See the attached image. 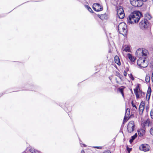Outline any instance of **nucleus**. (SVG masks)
Returning a JSON list of instances; mask_svg holds the SVG:
<instances>
[{"label": "nucleus", "instance_id": "nucleus-1", "mask_svg": "<svg viewBox=\"0 0 153 153\" xmlns=\"http://www.w3.org/2000/svg\"><path fill=\"white\" fill-rule=\"evenodd\" d=\"M143 16V14L141 12L138 10L134 11L128 16V22L129 23L132 24L133 23V22L132 20L133 19L135 23H137L139 22L140 18Z\"/></svg>", "mask_w": 153, "mask_h": 153}, {"label": "nucleus", "instance_id": "nucleus-2", "mask_svg": "<svg viewBox=\"0 0 153 153\" xmlns=\"http://www.w3.org/2000/svg\"><path fill=\"white\" fill-rule=\"evenodd\" d=\"M148 20L147 19H144L140 22L139 26L141 29L143 30L148 28L150 26V24L148 22Z\"/></svg>", "mask_w": 153, "mask_h": 153}, {"label": "nucleus", "instance_id": "nucleus-3", "mask_svg": "<svg viewBox=\"0 0 153 153\" xmlns=\"http://www.w3.org/2000/svg\"><path fill=\"white\" fill-rule=\"evenodd\" d=\"M131 4L135 7H141L143 3L140 0H130Z\"/></svg>", "mask_w": 153, "mask_h": 153}, {"label": "nucleus", "instance_id": "nucleus-4", "mask_svg": "<svg viewBox=\"0 0 153 153\" xmlns=\"http://www.w3.org/2000/svg\"><path fill=\"white\" fill-rule=\"evenodd\" d=\"M135 125L134 122L131 121L129 122L127 126V130L129 133H131L134 130Z\"/></svg>", "mask_w": 153, "mask_h": 153}, {"label": "nucleus", "instance_id": "nucleus-5", "mask_svg": "<svg viewBox=\"0 0 153 153\" xmlns=\"http://www.w3.org/2000/svg\"><path fill=\"white\" fill-rule=\"evenodd\" d=\"M150 149V146L148 144H142L139 147V149L140 150L146 152L149 151Z\"/></svg>", "mask_w": 153, "mask_h": 153}, {"label": "nucleus", "instance_id": "nucleus-6", "mask_svg": "<svg viewBox=\"0 0 153 153\" xmlns=\"http://www.w3.org/2000/svg\"><path fill=\"white\" fill-rule=\"evenodd\" d=\"M146 59V57H140L137 61V65L140 67H141V64L145 62V59Z\"/></svg>", "mask_w": 153, "mask_h": 153}, {"label": "nucleus", "instance_id": "nucleus-7", "mask_svg": "<svg viewBox=\"0 0 153 153\" xmlns=\"http://www.w3.org/2000/svg\"><path fill=\"white\" fill-rule=\"evenodd\" d=\"M149 54L148 51L146 49L144 48L141 51V54L143 57H146L147 58V56Z\"/></svg>", "mask_w": 153, "mask_h": 153}, {"label": "nucleus", "instance_id": "nucleus-8", "mask_svg": "<svg viewBox=\"0 0 153 153\" xmlns=\"http://www.w3.org/2000/svg\"><path fill=\"white\" fill-rule=\"evenodd\" d=\"M114 62L119 66L121 65V63L120 61V59L118 56L116 55L114 57Z\"/></svg>", "mask_w": 153, "mask_h": 153}, {"label": "nucleus", "instance_id": "nucleus-9", "mask_svg": "<svg viewBox=\"0 0 153 153\" xmlns=\"http://www.w3.org/2000/svg\"><path fill=\"white\" fill-rule=\"evenodd\" d=\"M138 134L140 137L143 136L145 134V131L144 129H141L137 131Z\"/></svg>", "mask_w": 153, "mask_h": 153}, {"label": "nucleus", "instance_id": "nucleus-10", "mask_svg": "<svg viewBox=\"0 0 153 153\" xmlns=\"http://www.w3.org/2000/svg\"><path fill=\"white\" fill-rule=\"evenodd\" d=\"M127 56L128 57L131 62H135L136 59L134 58V57L131 54L128 53L127 54Z\"/></svg>", "mask_w": 153, "mask_h": 153}, {"label": "nucleus", "instance_id": "nucleus-11", "mask_svg": "<svg viewBox=\"0 0 153 153\" xmlns=\"http://www.w3.org/2000/svg\"><path fill=\"white\" fill-rule=\"evenodd\" d=\"M125 24H126L124 22H121L119 24L117 27L119 31L125 25ZM119 33L120 34H121V33L120 32V31H119Z\"/></svg>", "mask_w": 153, "mask_h": 153}, {"label": "nucleus", "instance_id": "nucleus-12", "mask_svg": "<svg viewBox=\"0 0 153 153\" xmlns=\"http://www.w3.org/2000/svg\"><path fill=\"white\" fill-rule=\"evenodd\" d=\"M151 88L150 87H149L148 88V89L147 94H146V98L147 99V96H148V101H149V99L150 98V96H151Z\"/></svg>", "mask_w": 153, "mask_h": 153}, {"label": "nucleus", "instance_id": "nucleus-13", "mask_svg": "<svg viewBox=\"0 0 153 153\" xmlns=\"http://www.w3.org/2000/svg\"><path fill=\"white\" fill-rule=\"evenodd\" d=\"M93 10L97 12H99L101 11H102L103 10V6H101L100 7V9H97L96 7L95 6H94V4L93 5Z\"/></svg>", "mask_w": 153, "mask_h": 153}, {"label": "nucleus", "instance_id": "nucleus-14", "mask_svg": "<svg viewBox=\"0 0 153 153\" xmlns=\"http://www.w3.org/2000/svg\"><path fill=\"white\" fill-rule=\"evenodd\" d=\"M117 14H118L119 13L123 12L124 10L122 7L120 6L117 8Z\"/></svg>", "mask_w": 153, "mask_h": 153}, {"label": "nucleus", "instance_id": "nucleus-15", "mask_svg": "<svg viewBox=\"0 0 153 153\" xmlns=\"http://www.w3.org/2000/svg\"><path fill=\"white\" fill-rule=\"evenodd\" d=\"M149 121L148 120L145 121L143 122V123L142 124V126L143 127V128L145 127V126H149Z\"/></svg>", "mask_w": 153, "mask_h": 153}, {"label": "nucleus", "instance_id": "nucleus-16", "mask_svg": "<svg viewBox=\"0 0 153 153\" xmlns=\"http://www.w3.org/2000/svg\"><path fill=\"white\" fill-rule=\"evenodd\" d=\"M130 114V109L129 108H127L126 109L125 113V116L127 117H128Z\"/></svg>", "mask_w": 153, "mask_h": 153}, {"label": "nucleus", "instance_id": "nucleus-17", "mask_svg": "<svg viewBox=\"0 0 153 153\" xmlns=\"http://www.w3.org/2000/svg\"><path fill=\"white\" fill-rule=\"evenodd\" d=\"M36 86L33 84H31L29 85V88L27 89L28 90H33L36 88Z\"/></svg>", "mask_w": 153, "mask_h": 153}, {"label": "nucleus", "instance_id": "nucleus-18", "mask_svg": "<svg viewBox=\"0 0 153 153\" xmlns=\"http://www.w3.org/2000/svg\"><path fill=\"white\" fill-rule=\"evenodd\" d=\"M119 16V18L120 19H123V18L125 16L124 12L122 13H119L118 14H117Z\"/></svg>", "mask_w": 153, "mask_h": 153}, {"label": "nucleus", "instance_id": "nucleus-19", "mask_svg": "<svg viewBox=\"0 0 153 153\" xmlns=\"http://www.w3.org/2000/svg\"><path fill=\"white\" fill-rule=\"evenodd\" d=\"M127 25L125 24V25L121 29L123 30V32L125 33L126 34L127 33Z\"/></svg>", "mask_w": 153, "mask_h": 153}, {"label": "nucleus", "instance_id": "nucleus-20", "mask_svg": "<svg viewBox=\"0 0 153 153\" xmlns=\"http://www.w3.org/2000/svg\"><path fill=\"white\" fill-rule=\"evenodd\" d=\"M143 49V48H141L138 49L136 52V55L137 56L139 54L140 55V53H141V51Z\"/></svg>", "mask_w": 153, "mask_h": 153}, {"label": "nucleus", "instance_id": "nucleus-21", "mask_svg": "<svg viewBox=\"0 0 153 153\" xmlns=\"http://www.w3.org/2000/svg\"><path fill=\"white\" fill-rule=\"evenodd\" d=\"M85 7L91 13H94V11H93L91 8L89 6L87 5H85Z\"/></svg>", "mask_w": 153, "mask_h": 153}, {"label": "nucleus", "instance_id": "nucleus-22", "mask_svg": "<svg viewBox=\"0 0 153 153\" xmlns=\"http://www.w3.org/2000/svg\"><path fill=\"white\" fill-rule=\"evenodd\" d=\"M144 16H145V17L146 18H147L148 20H150V19H151L152 18V16H151V15L148 13H146L145 14Z\"/></svg>", "mask_w": 153, "mask_h": 153}, {"label": "nucleus", "instance_id": "nucleus-23", "mask_svg": "<svg viewBox=\"0 0 153 153\" xmlns=\"http://www.w3.org/2000/svg\"><path fill=\"white\" fill-rule=\"evenodd\" d=\"M125 88L124 86H122L121 88H118V90L121 93H122L123 92L124 89Z\"/></svg>", "mask_w": 153, "mask_h": 153}, {"label": "nucleus", "instance_id": "nucleus-24", "mask_svg": "<svg viewBox=\"0 0 153 153\" xmlns=\"http://www.w3.org/2000/svg\"><path fill=\"white\" fill-rule=\"evenodd\" d=\"M145 81L147 82H149L150 81V77L149 74H148L146 75L145 77Z\"/></svg>", "mask_w": 153, "mask_h": 153}, {"label": "nucleus", "instance_id": "nucleus-25", "mask_svg": "<svg viewBox=\"0 0 153 153\" xmlns=\"http://www.w3.org/2000/svg\"><path fill=\"white\" fill-rule=\"evenodd\" d=\"M30 152L32 153H39L38 152V151L35 149L33 148H31L30 149Z\"/></svg>", "mask_w": 153, "mask_h": 153}, {"label": "nucleus", "instance_id": "nucleus-26", "mask_svg": "<svg viewBox=\"0 0 153 153\" xmlns=\"http://www.w3.org/2000/svg\"><path fill=\"white\" fill-rule=\"evenodd\" d=\"M130 47L129 45H127L126 47L124 49V51H125L126 52H129L130 51Z\"/></svg>", "mask_w": 153, "mask_h": 153}, {"label": "nucleus", "instance_id": "nucleus-27", "mask_svg": "<svg viewBox=\"0 0 153 153\" xmlns=\"http://www.w3.org/2000/svg\"><path fill=\"white\" fill-rule=\"evenodd\" d=\"M134 92L136 96V97L137 99H139L140 98V94H139V92H137L135 90H134Z\"/></svg>", "mask_w": 153, "mask_h": 153}, {"label": "nucleus", "instance_id": "nucleus-28", "mask_svg": "<svg viewBox=\"0 0 153 153\" xmlns=\"http://www.w3.org/2000/svg\"><path fill=\"white\" fill-rule=\"evenodd\" d=\"M107 18V16L106 14L105 13L102 14H101V17L100 18V19L102 20H103L104 19H106Z\"/></svg>", "mask_w": 153, "mask_h": 153}, {"label": "nucleus", "instance_id": "nucleus-29", "mask_svg": "<svg viewBox=\"0 0 153 153\" xmlns=\"http://www.w3.org/2000/svg\"><path fill=\"white\" fill-rule=\"evenodd\" d=\"M94 6L96 7L97 9H100V7L101 6H102L100 4L98 3L94 4Z\"/></svg>", "mask_w": 153, "mask_h": 153}, {"label": "nucleus", "instance_id": "nucleus-30", "mask_svg": "<svg viewBox=\"0 0 153 153\" xmlns=\"http://www.w3.org/2000/svg\"><path fill=\"white\" fill-rule=\"evenodd\" d=\"M140 84H137V86H136V87L134 89V90H135V91L137 92H139V90L140 91Z\"/></svg>", "mask_w": 153, "mask_h": 153}, {"label": "nucleus", "instance_id": "nucleus-31", "mask_svg": "<svg viewBox=\"0 0 153 153\" xmlns=\"http://www.w3.org/2000/svg\"><path fill=\"white\" fill-rule=\"evenodd\" d=\"M145 101H142L141 102V103L139 105V109H140L141 108V106H142V107H144L145 105Z\"/></svg>", "mask_w": 153, "mask_h": 153}, {"label": "nucleus", "instance_id": "nucleus-32", "mask_svg": "<svg viewBox=\"0 0 153 153\" xmlns=\"http://www.w3.org/2000/svg\"><path fill=\"white\" fill-rule=\"evenodd\" d=\"M117 76L119 78L121 81H123V76L122 75H121L119 72H118L117 73Z\"/></svg>", "mask_w": 153, "mask_h": 153}, {"label": "nucleus", "instance_id": "nucleus-33", "mask_svg": "<svg viewBox=\"0 0 153 153\" xmlns=\"http://www.w3.org/2000/svg\"><path fill=\"white\" fill-rule=\"evenodd\" d=\"M139 93L140 94V95L142 97H143L145 95V93L142 91H139Z\"/></svg>", "mask_w": 153, "mask_h": 153}, {"label": "nucleus", "instance_id": "nucleus-34", "mask_svg": "<svg viewBox=\"0 0 153 153\" xmlns=\"http://www.w3.org/2000/svg\"><path fill=\"white\" fill-rule=\"evenodd\" d=\"M137 133H136L134 135L131 137V139L133 140H134L137 137Z\"/></svg>", "mask_w": 153, "mask_h": 153}, {"label": "nucleus", "instance_id": "nucleus-35", "mask_svg": "<svg viewBox=\"0 0 153 153\" xmlns=\"http://www.w3.org/2000/svg\"><path fill=\"white\" fill-rule=\"evenodd\" d=\"M128 119L129 118L127 117H126L125 116L123 119V122L125 123V122H127L128 120Z\"/></svg>", "mask_w": 153, "mask_h": 153}, {"label": "nucleus", "instance_id": "nucleus-36", "mask_svg": "<svg viewBox=\"0 0 153 153\" xmlns=\"http://www.w3.org/2000/svg\"><path fill=\"white\" fill-rule=\"evenodd\" d=\"M128 75L130 78H131L132 80H134V78L131 74H128Z\"/></svg>", "mask_w": 153, "mask_h": 153}, {"label": "nucleus", "instance_id": "nucleus-37", "mask_svg": "<svg viewBox=\"0 0 153 153\" xmlns=\"http://www.w3.org/2000/svg\"><path fill=\"white\" fill-rule=\"evenodd\" d=\"M132 148H129L127 146H126V150L129 153H130V152L132 150Z\"/></svg>", "mask_w": 153, "mask_h": 153}, {"label": "nucleus", "instance_id": "nucleus-38", "mask_svg": "<svg viewBox=\"0 0 153 153\" xmlns=\"http://www.w3.org/2000/svg\"><path fill=\"white\" fill-rule=\"evenodd\" d=\"M131 104L132 105V106L133 107L137 109V108L136 105L134 104L133 102V100H132L131 102Z\"/></svg>", "mask_w": 153, "mask_h": 153}, {"label": "nucleus", "instance_id": "nucleus-39", "mask_svg": "<svg viewBox=\"0 0 153 153\" xmlns=\"http://www.w3.org/2000/svg\"><path fill=\"white\" fill-rule=\"evenodd\" d=\"M124 123H123H123L121 125V128H120V131L121 130L122 131V132L123 133V132L122 131V130H123V128L124 127Z\"/></svg>", "mask_w": 153, "mask_h": 153}, {"label": "nucleus", "instance_id": "nucleus-40", "mask_svg": "<svg viewBox=\"0 0 153 153\" xmlns=\"http://www.w3.org/2000/svg\"><path fill=\"white\" fill-rule=\"evenodd\" d=\"M150 132L151 134L153 136V127L150 129Z\"/></svg>", "mask_w": 153, "mask_h": 153}, {"label": "nucleus", "instance_id": "nucleus-41", "mask_svg": "<svg viewBox=\"0 0 153 153\" xmlns=\"http://www.w3.org/2000/svg\"><path fill=\"white\" fill-rule=\"evenodd\" d=\"M103 153H111L110 150H107L106 151L104 152Z\"/></svg>", "mask_w": 153, "mask_h": 153}, {"label": "nucleus", "instance_id": "nucleus-42", "mask_svg": "<svg viewBox=\"0 0 153 153\" xmlns=\"http://www.w3.org/2000/svg\"><path fill=\"white\" fill-rule=\"evenodd\" d=\"M94 147L100 149H102V147L101 146H95Z\"/></svg>", "mask_w": 153, "mask_h": 153}, {"label": "nucleus", "instance_id": "nucleus-43", "mask_svg": "<svg viewBox=\"0 0 153 153\" xmlns=\"http://www.w3.org/2000/svg\"><path fill=\"white\" fill-rule=\"evenodd\" d=\"M123 75L125 76H127V72L125 70L123 72Z\"/></svg>", "mask_w": 153, "mask_h": 153}, {"label": "nucleus", "instance_id": "nucleus-44", "mask_svg": "<svg viewBox=\"0 0 153 153\" xmlns=\"http://www.w3.org/2000/svg\"><path fill=\"white\" fill-rule=\"evenodd\" d=\"M141 108H140V111H142V112H143V111L144 109V107H142V106H141Z\"/></svg>", "mask_w": 153, "mask_h": 153}, {"label": "nucleus", "instance_id": "nucleus-45", "mask_svg": "<svg viewBox=\"0 0 153 153\" xmlns=\"http://www.w3.org/2000/svg\"><path fill=\"white\" fill-rule=\"evenodd\" d=\"M133 141H134V140H133L132 139H130L129 140V141L130 143L131 144L133 142Z\"/></svg>", "mask_w": 153, "mask_h": 153}, {"label": "nucleus", "instance_id": "nucleus-46", "mask_svg": "<svg viewBox=\"0 0 153 153\" xmlns=\"http://www.w3.org/2000/svg\"><path fill=\"white\" fill-rule=\"evenodd\" d=\"M133 141H134V140H133L132 139H130L129 140V141L130 143L131 144L133 142Z\"/></svg>", "mask_w": 153, "mask_h": 153}, {"label": "nucleus", "instance_id": "nucleus-47", "mask_svg": "<svg viewBox=\"0 0 153 153\" xmlns=\"http://www.w3.org/2000/svg\"><path fill=\"white\" fill-rule=\"evenodd\" d=\"M150 115L152 116H153V110H152L150 112Z\"/></svg>", "mask_w": 153, "mask_h": 153}, {"label": "nucleus", "instance_id": "nucleus-48", "mask_svg": "<svg viewBox=\"0 0 153 153\" xmlns=\"http://www.w3.org/2000/svg\"><path fill=\"white\" fill-rule=\"evenodd\" d=\"M152 82H153V71L152 72Z\"/></svg>", "mask_w": 153, "mask_h": 153}, {"label": "nucleus", "instance_id": "nucleus-49", "mask_svg": "<svg viewBox=\"0 0 153 153\" xmlns=\"http://www.w3.org/2000/svg\"><path fill=\"white\" fill-rule=\"evenodd\" d=\"M129 68H128V67H126V71H129Z\"/></svg>", "mask_w": 153, "mask_h": 153}, {"label": "nucleus", "instance_id": "nucleus-50", "mask_svg": "<svg viewBox=\"0 0 153 153\" xmlns=\"http://www.w3.org/2000/svg\"><path fill=\"white\" fill-rule=\"evenodd\" d=\"M97 15L98 17L100 19V18L101 17V15L98 14Z\"/></svg>", "mask_w": 153, "mask_h": 153}, {"label": "nucleus", "instance_id": "nucleus-51", "mask_svg": "<svg viewBox=\"0 0 153 153\" xmlns=\"http://www.w3.org/2000/svg\"><path fill=\"white\" fill-rule=\"evenodd\" d=\"M149 108V107L147 106L146 107V108L147 111L148 110Z\"/></svg>", "mask_w": 153, "mask_h": 153}, {"label": "nucleus", "instance_id": "nucleus-52", "mask_svg": "<svg viewBox=\"0 0 153 153\" xmlns=\"http://www.w3.org/2000/svg\"><path fill=\"white\" fill-rule=\"evenodd\" d=\"M5 93H2L0 94V97H1L3 94H4Z\"/></svg>", "mask_w": 153, "mask_h": 153}, {"label": "nucleus", "instance_id": "nucleus-53", "mask_svg": "<svg viewBox=\"0 0 153 153\" xmlns=\"http://www.w3.org/2000/svg\"><path fill=\"white\" fill-rule=\"evenodd\" d=\"M150 64H151V66L153 67V62H151Z\"/></svg>", "mask_w": 153, "mask_h": 153}, {"label": "nucleus", "instance_id": "nucleus-54", "mask_svg": "<svg viewBox=\"0 0 153 153\" xmlns=\"http://www.w3.org/2000/svg\"><path fill=\"white\" fill-rule=\"evenodd\" d=\"M81 153H85V152L84 150H82L81 151Z\"/></svg>", "mask_w": 153, "mask_h": 153}, {"label": "nucleus", "instance_id": "nucleus-55", "mask_svg": "<svg viewBox=\"0 0 153 153\" xmlns=\"http://www.w3.org/2000/svg\"><path fill=\"white\" fill-rule=\"evenodd\" d=\"M121 94H122V96L123 97V98L124 97V92L123 93H121Z\"/></svg>", "mask_w": 153, "mask_h": 153}, {"label": "nucleus", "instance_id": "nucleus-56", "mask_svg": "<svg viewBox=\"0 0 153 153\" xmlns=\"http://www.w3.org/2000/svg\"><path fill=\"white\" fill-rule=\"evenodd\" d=\"M68 112H70V111H71V108H70L69 110H68Z\"/></svg>", "mask_w": 153, "mask_h": 153}, {"label": "nucleus", "instance_id": "nucleus-57", "mask_svg": "<svg viewBox=\"0 0 153 153\" xmlns=\"http://www.w3.org/2000/svg\"><path fill=\"white\" fill-rule=\"evenodd\" d=\"M108 78L110 80H111V78L110 76Z\"/></svg>", "mask_w": 153, "mask_h": 153}, {"label": "nucleus", "instance_id": "nucleus-58", "mask_svg": "<svg viewBox=\"0 0 153 153\" xmlns=\"http://www.w3.org/2000/svg\"><path fill=\"white\" fill-rule=\"evenodd\" d=\"M116 82L117 84H119V82L117 80L116 81Z\"/></svg>", "mask_w": 153, "mask_h": 153}, {"label": "nucleus", "instance_id": "nucleus-59", "mask_svg": "<svg viewBox=\"0 0 153 153\" xmlns=\"http://www.w3.org/2000/svg\"><path fill=\"white\" fill-rule=\"evenodd\" d=\"M134 115L133 114H131L130 117H131L132 116H134Z\"/></svg>", "mask_w": 153, "mask_h": 153}, {"label": "nucleus", "instance_id": "nucleus-60", "mask_svg": "<svg viewBox=\"0 0 153 153\" xmlns=\"http://www.w3.org/2000/svg\"><path fill=\"white\" fill-rule=\"evenodd\" d=\"M83 145H84L85 147H86V145L85 144H84Z\"/></svg>", "mask_w": 153, "mask_h": 153}, {"label": "nucleus", "instance_id": "nucleus-61", "mask_svg": "<svg viewBox=\"0 0 153 153\" xmlns=\"http://www.w3.org/2000/svg\"><path fill=\"white\" fill-rule=\"evenodd\" d=\"M64 110H65V111H66V112H67V111L66 110V109H64Z\"/></svg>", "mask_w": 153, "mask_h": 153}, {"label": "nucleus", "instance_id": "nucleus-62", "mask_svg": "<svg viewBox=\"0 0 153 153\" xmlns=\"http://www.w3.org/2000/svg\"><path fill=\"white\" fill-rule=\"evenodd\" d=\"M38 152H39V153H42L41 152L38 151Z\"/></svg>", "mask_w": 153, "mask_h": 153}, {"label": "nucleus", "instance_id": "nucleus-63", "mask_svg": "<svg viewBox=\"0 0 153 153\" xmlns=\"http://www.w3.org/2000/svg\"><path fill=\"white\" fill-rule=\"evenodd\" d=\"M115 79H116V81L117 80V78H116Z\"/></svg>", "mask_w": 153, "mask_h": 153}, {"label": "nucleus", "instance_id": "nucleus-64", "mask_svg": "<svg viewBox=\"0 0 153 153\" xmlns=\"http://www.w3.org/2000/svg\"><path fill=\"white\" fill-rule=\"evenodd\" d=\"M152 143H153V140H152Z\"/></svg>", "mask_w": 153, "mask_h": 153}]
</instances>
